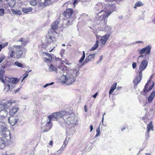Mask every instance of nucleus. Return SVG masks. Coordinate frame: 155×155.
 I'll return each mask as SVG.
<instances>
[{
    "instance_id": "nucleus-1",
    "label": "nucleus",
    "mask_w": 155,
    "mask_h": 155,
    "mask_svg": "<svg viewBox=\"0 0 155 155\" xmlns=\"http://www.w3.org/2000/svg\"><path fill=\"white\" fill-rule=\"evenodd\" d=\"M79 74V70H77L76 69L70 70L67 72L66 75H63L61 77V82L63 83L68 82L66 83L68 85L73 84L76 80L75 77Z\"/></svg>"
},
{
    "instance_id": "nucleus-2",
    "label": "nucleus",
    "mask_w": 155,
    "mask_h": 155,
    "mask_svg": "<svg viewBox=\"0 0 155 155\" xmlns=\"http://www.w3.org/2000/svg\"><path fill=\"white\" fill-rule=\"evenodd\" d=\"M58 116V119L63 117V119L68 123L69 122L70 124H75V115L73 113L69 114L67 112L61 111L59 112H56Z\"/></svg>"
},
{
    "instance_id": "nucleus-3",
    "label": "nucleus",
    "mask_w": 155,
    "mask_h": 155,
    "mask_svg": "<svg viewBox=\"0 0 155 155\" xmlns=\"http://www.w3.org/2000/svg\"><path fill=\"white\" fill-rule=\"evenodd\" d=\"M4 81L3 82L5 83L4 90L8 92L12 89L13 84H16L18 82V80L16 78L6 77Z\"/></svg>"
},
{
    "instance_id": "nucleus-4",
    "label": "nucleus",
    "mask_w": 155,
    "mask_h": 155,
    "mask_svg": "<svg viewBox=\"0 0 155 155\" xmlns=\"http://www.w3.org/2000/svg\"><path fill=\"white\" fill-rule=\"evenodd\" d=\"M12 103L10 101L0 103V109L2 108L0 110V119H3L4 117L7 116L8 111L5 109L8 108L11 106Z\"/></svg>"
},
{
    "instance_id": "nucleus-5",
    "label": "nucleus",
    "mask_w": 155,
    "mask_h": 155,
    "mask_svg": "<svg viewBox=\"0 0 155 155\" xmlns=\"http://www.w3.org/2000/svg\"><path fill=\"white\" fill-rule=\"evenodd\" d=\"M57 115L56 113H53L49 115L48 117V121L45 125L44 129L43 131V132L48 131L51 128L52 125L51 121L55 120L58 119V116Z\"/></svg>"
},
{
    "instance_id": "nucleus-6",
    "label": "nucleus",
    "mask_w": 155,
    "mask_h": 155,
    "mask_svg": "<svg viewBox=\"0 0 155 155\" xmlns=\"http://www.w3.org/2000/svg\"><path fill=\"white\" fill-rule=\"evenodd\" d=\"M111 13L112 12L107 13L105 11L101 10L97 13V18L99 20L104 21V23L106 24L107 18Z\"/></svg>"
},
{
    "instance_id": "nucleus-7",
    "label": "nucleus",
    "mask_w": 155,
    "mask_h": 155,
    "mask_svg": "<svg viewBox=\"0 0 155 155\" xmlns=\"http://www.w3.org/2000/svg\"><path fill=\"white\" fill-rule=\"evenodd\" d=\"M0 133L2 136L3 137V138L5 139L6 141L10 139L11 138L10 133L7 128Z\"/></svg>"
},
{
    "instance_id": "nucleus-8",
    "label": "nucleus",
    "mask_w": 155,
    "mask_h": 155,
    "mask_svg": "<svg viewBox=\"0 0 155 155\" xmlns=\"http://www.w3.org/2000/svg\"><path fill=\"white\" fill-rule=\"evenodd\" d=\"M18 116L17 115H10L8 119V121L11 125L14 126L18 122Z\"/></svg>"
},
{
    "instance_id": "nucleus-9",
    "label": "nucleus",
    "mask_w": 155,
    "mask_h": 155,
    "mask_svg": "<svg viewBox=\"0 0 155 155\" xmlns=\"http://www.w3.org/2000/svg\"><path fill=\"white\" fill-rule=\"evenodd\" d=\"M14 47L16 49L15 50L16 53L15 57L18 59H19L20 58L23 54V51L21 49V46L20 45H15L14 46Z\"/></svg>"
},
{
    "instance_id": "nucleus-10",
    "label": "nucleus",
    "mask_w": 155,
    "mask_h": 155,
    "mask_svg": "<svg viewBox=\"0 0 155 155\" xmlns=\"http://www.w3.org/2000/svg\"><path fill=\"white\" fill-rule=\"evenodd\" d=\"M75 125V124L69 125V127L67 128L66 131L67 135H72L74 133Z\"/></svg>"
},
{
    "instance_id": "nucleus-11",
    "label": "nucleus",
    "mask_w": 155,
    "mask_h": 155,
    "mask_svg": "<svg viewBox=\"0 0 155 155\" xmlns=\"http://www.w3.org/2000/svg\"><path fill=\"white\" fill-rule=\"evenodd\" d=\"M39 3L41 7L44 8L52 3L51 0H38Z\"/></svg>"
},
{
    "instance_id": "nucleus-12",
    "label": "nucleus",
    "mask_w": 155,
    "mask_h": 155,
    "mask_svg": "<svg viewBox=\"0 0 155 155\" xmlns=\"http://www.w3.org/2000/svg\"><path fill=\"white\" fill-rule=\"evenodd\" d=\"M73 13V11L72 9L68 8L63 12V15L65 18H69L71 17Z\"/></svg>"
},
{
    "instance_id": "nucleus-13",
    "label": "nucleus",
    "mask_w": 155,
    "mask_h": 155,
    "mask_svg": "<svg viewBox=\"0 0 155 155\" xmlns=\"http://www.w3.org/2000/svg\"><path fill=\"white\" fill-rule=\"evenodd\" d=\"M148 65V62L147 60H143L139 67V72L142 73V71L145 70L147 67Z\"/></svg>"
},
{
    "instance_id": "nucleus-14",
    "label": "nucleus",
    "mask_w": 155,
    "mask_h": 155,
    "mask_svg": "<svg viewBox=\"0 0 155 155\" xmlns=\"http://www.w3.org/2000/svg\"><path fill=\"white\" fill-rule=\"evenodd\" d=\"M151 48V47L150 45H148L145 48H144L141 49L139 53L140 54H142L144 53H145L146 55L149 54H150V50Z\"/></svg>"
},
{
    "instance_id": "nucleus-15",
    "label": "nucleus",
    "mask_w": 155,
    "mask_h": 155,
    "mask_svg": "<svg viewBox=\"0 0 155 155\" xmlns=\"http://www.w3.org/2000/svg\"><path fill=\"white\" fill-rule=\"evenodd\" d=\"M142 78V73L139 72V75H137L133 81V83L135 84H138Z\"/></svg>"
},
{
    "instance_id": "nucleus-16",
    "label": "nucleus",
    "mask_w": 155,
    "mask_h": 155,
    "mask_svg": "<svg viewBox=\"0 0 155 155\" xmlns=\"http://www.w3.org/2000/svg\"><path fill=\"white\" fill-rule=\"evenodd\" d=\"M5 67L3 66L0 65V80L2 82H4V80L3 76V74L5 72Z\"/></svg>"
},
{
    "instance_id": "nucleus-17",
    "label": "nucleus",
    "mask_w": 155,
    "mask_h": 155,
    "mask_svg": "<svg viewBox=\"0 0 155 155\" xmlns=\"http://www.w3.org/2000/svg\"><path fill=\"white\" fill-rule=\"evenodd\" d=\"M110 36V34H107L103 36L101 39V44L103 45H104L106 43L107 41Z\"/></svg>"
},
{
    "instance_id": "nucleus-18",
    "label": "nucleus",
    "mask_w": 155,
    "mask_h": 155,
    "mask_svg": "<svg viewBox=\"0 0 155 155\" xmlns=\"http://www.w3.org/2000/svg\"><path fill=\"white\" fill-rule=\"evenodd\" d=\"M95 55V54H91L89 55L87 58H86L84 61L83 62L84 63V64L88 62L91 61L92 59H93L94 58V56Z\"/></svg>"
},
{
    "instance_id": "nucleus-19",
    "label": "nucleus",
    "mask_w": 155,
    "mask_h": 155,
    "mask_svg": "<svg viewBox=\"0 0 155 155\" xmlns=\"http://www.w3.org/2000/svg\"><path fill=\"white\" fill-rule=\"evenodd\" d=\"M45 41L48 45L52 42L53 40L52 39V36L48 34V35L46 36Z\"/></svg>"
},
{
    "instance_id": "nucleus-20",
    "label": "nucleus",
    "mask_w": 155,
    "mask_h": 155,
    "mask_svg": "<svg viewBox=\"0 0 155 155\" xmlns=\"http://www.w3.org/2000/svg\"><path fill=\"white\" fill-rule=\"evenodd\" d=\"M6 140L5 139L0 137V148L3 149L5 147Z\"/></svg>"
},
{
    "instance_id": "nucleus-21",
    "label": "nucleus",
    "mask_w": 155,
    "mask_h": 155,
    "mask_svg": "<svg viewBox=\"0 0 155 155\" xmlns=\"http://www.w3.org/2000/svg\"><path fill=\"white\" fill-rule=\"evenodd\" d=\"M18 110L19 108L17 107H13L9 112L10 115H15L14 114L16 113Z\"/></svg>"
},
{
    "instance_id": "nucleus-22",
    "label": "nucleus",
    "mask_w": 155,
    "mask_h": 155,
    "mask_svg": "<svg viewBox=\"0 0 155 155\" xmlns=\"http://www.w3.org/2000/svg\"><path fill=\"white\" fill-rule=\"evenodd\" d=\"M155 96V91H153L148 97V101L149 103H151Z\"/></svg>"
},
{
    "instance_id": "nucleus-23",
    "label": "nucleus",
    "mask_w": 155,
    "mask_h": 155,
    "mask_svg": "<svg viewBox=\"0 0 155 155\" xmlns=\"http://www.w3.org/2000/svg\"><path fill=\"white\" fill-rule=\"evenodd\" d=\"M7 3L10 7L13 8L16 4V2L15 0H7Z\"/></svg>"
},
{
    "instance_id": "nucleus-24",
    "label": "nucleus",
    "mask_w": 155,
    "mask_h": 155,
    "mask_svg": "<svg viewBox=\"0 0 155 155\" xmlns=\"http://www.w3.org/2000/svg\"><path fill=\"white\" fill-rule=\"evenodd\" d=\"M147 134L148 136L149 134V132L150 130H153V126L152 122H150L147 126Z\"/></svg>"
},
{
    "instance_id": "nucleus-25",
    "label": "nucleus",
    "mask_w": 155,
    "mask_h": 155,
    "mask_svg": "<svg viewBox=\"0 0 155 155\" xmlns=\"http://www.w3.org/2000/svg\"><path fill=\"white\" fill-rule=\"evenodd\" d=\"M59 21L58 20L55 21L52 25L51 27L53 30L54 31L57 29Z\"/></svg>"
},
{
    "instance_id": "nucleus-26",
    "label": "nucleus",
    "mask_w": 155,
    "mask_h": 155,
    "mask_svg": "<svg viewBox=\"0 0 155 155\" xmlns=\"http://www.w3.org/2000/svg\"><path fill=\"white\" fill-rule=\"evenodd\" d=\"M154 82L153 81V84L151 86H150L149 88H147L145 91V92H144V91H143L142 92H141V94L143 95H145L148 92L150 91L151 90L152 88H153L154 85Z\"/></svg>"
},
{
    "instance_id": "nucleus-27",
    "label": "nucleus",
    "mask_w": 155,
    "mask_h": 155,
    "mask_svg": "<svg viewBox=\"0 0 155 155\" xmlns=\"http://www.w3.org/2000/svg\"><path fill=\"white\" fill-rule=\"evenodd\" d=\"M117 84V83H115L111 86L109 92L110 95L116 89Z\"/></svg>"
},
{
    "instance_id": "nucleus-28",
    "label": "nucleus",
    "mask_w": 155,
    "mask_h": 155,
    "mask_svg": "<svg viewBox=\"0 0 155 155\" xmlns=\"http://www.w3.org/2000/svg\"><path fill=\"white\" fill-rule=\"evenodd\" d=\"M22 11L23 12L27 13L28 12H31L32 11V8L31 7H29L28 8H23Z\"/></svg>"
},
{
    "instance_id": "nucleus-29",
    "label": "nucleus",
    "mask_w": 155,
    "mask_h": 155,
    "mask_svg": "<svg viewBox=\"0 0 155 155\" xmlns=\"http://www.w3.org/2000/svg\"><path fill=\"white\" fill-rule=\"evenodd\" d=\"M5 124L4 123L0 121V133L6 128Z\"/></svg>"
},
{
    "instance_id": "nucleus-30",
    "label": "nucleus",
    "mask_w": 155,
    "mask_h": 155,
    "mask_svg": "<svg viewBox=\"0 0 155 155\" xmlns=\"http://www.w3.org/2000/svg\"><path fill=\"white\" fill-rule=\"evenodd\" d=\"M11 11L14 14L19 15H21V10H15L14 9H11Z\"/></svg>"
},
{
    "instance_id": "nucleus-31",
    "label": "nucleus",
    "mask_w": 155,
    "mask_h": 155,
    "mask_svg": "<svg viewBox=\"0 0 155 155\" xmlns=\"http://www.w3.org/2000/svg\"><path fill=\"white\" fill-rule=\"evenodd\" d=\"M67 68V67L66 66H59L58 68V69H60V70L59 71H57L56 72L58 73L59 72L60 73H62L63 72L64 70V69H66Z\"/></svg>"
},
{
    "instance_id": "nucleus-32",
    "label": "nucleus",
    "mask_w": 155,
    "mask_h": 155,
    "mask_svg": "<svg viewBox=\"0 0 155 155\" xmlns=\"http://www.w3.org/2000/svg\"><path fill=\"white\" fill-rule=\"evenodd\" d=\"M49 71H57V68L53 66L52 64H51L49 68Z\"/></svg>"
},
{
    "instance_id": "nucleus-33",
    "label": "nucleus",
    "mask_w": 155,
    "mask_h": 155,
    "mask_svg": "<svg viewBox=\"0 0 155 155\" xmlns=\"http://www.w3.org/2000/svg\"><path fill=\"white\" fill-rule=\"evenodd\" d=\"M98 40L96 41V43L95 45L92 47L91 48V51H94L96 50L98 46Z\"/></svg>"
},
{
    "instance_id": "nucleus-34",
    "label": "nucleus",
    "mask_w": 155,
    "mask_h": 155,
    "mask_svg": "<svg viewBox=\"0 0 155 155\" xmlns=\"http://www.w3.org/2000/svg\"><path fill=\"white\" fill-rule=\"evenodd\" d=\"M103 8V6L101 3H99L96 5L95 8L98 11L100 9V8Z\"/></svg>"
},
{
    "instance_id": "nucleus-35",
    "label": "nucleus",
    "mask_w": 155,
    "mask_h": 155,
    "mask_svg": "<svg viewBox=\"0 0 155 155\" xmlns=\"http://www.w3.org/2000/svg\"><path fill=\"white\" fill-rule=\"evenodd\" d=\"M30 3L32 5L35 6L37 4V2L36 0H31Z\"/></svg>"
},
{
    "instance_id": "nucleus-36",
    "label": "nucleus",
    "mask_w": 155,
    "mask_h": 155,
    "mask_svg": "<svg viewBox=\"0 0 155 155\" xmlns=\"http://www.w3.org/2000/svg\"><path fill=\"white\" fill-rule=\"evenodd\" d=\"M83 54L80 60L79 61V62L81 63L84 60L85 58V53L84 51H83Z\"/></svg>"
},
{
    "instance_id": "nucleus-37",
    "label": "nucleus",
    "mask_w": 155,
    "mask_h": 155,
    "mask_svg": "<svg viewBox=\"0 0 155 155\" xmlns=\"http://www.w3.org/2000/svg\"><path fill=\"white\" fill-rule=\"evenodd\" d=\"M14 64L15 65L20 68H22L23 67L22 64L19 62L18 61L15 62Z\"/></svg>"
},
{
    "instance_id": "nucleus-38",
    "label": "nucleus",
    "mask_w": 155,
    "mask_h": 155,
    "mask_svg": "<svg viewBox=\"0 0 155 155\" xmlns=\"http://www.w3.org/2000/svg\"><path fill=\"white\" fill-rule=\"evenodd\" d=\"M5 55L3 53L0 54V63L5 59Z\"/></svg>"
},
{
    "instance_id": "nucleus-39",
    "label": "nucleus",
    "mask_w": 155,
    "mask_h": 155,
    "mask_svg": "<svg viewBox=\"0 0 155 155\" xmlns=\"http://www.w3.org/2000/svg\"><path fill=\"white\" fill-rule=\"evenodd\" d=\"M143 5L142 3L141 2H137L134 5V8H136L137 6H140Z\"/></svg>"
},
{
    "instance_id": "nucleus-40",
    "label": "nucleus",
    "mask_w": 155,
    "mask_h": 155,
    "mask_svg": "<svg viewBox=\"0 0 155 155\" xmlns=\"http://www.w3.org/2000/svg\"><path fill=\"white\" fill-rule=\"evenodd\" d=\"M150 82V81H149L147 82L146 84L145 87L143 89V91H144V92H145L146 91H146V90L148 88V85Z\"/></svg>"
},
{
    "instance_id": "nucleus-41",
    "label": "nucleus",
    "mask_w": 155,
    "mask_h": 155,
    "mask_svg": "<svg viewBox=\"0 0 155 155\" xmlns=\"http://www.w3.org/2000/svg\"><path fill=\"white\" fill-rule=\"evenodd\" d=\"M100 135V128L99 127L96 130V134L95 137V138L97 137Z\"/></svg>"
},
{
    "instance_id": "nucleus-42",
    "label": "nucleus",
    "mask_w": 155,
    "mask_h": 155,
    "mask_svg": "<svg viewBox=\"0 0 155 155\" xmlns=\"http://www.w3.org/2000/svg\"><path fill=\"white\" fill-rule=\"evenodd\" d=\"M5 13V10L3 8H0V16H2Z\"/></svg>"
},
{
    "instance_id": "nucleus-43",
    "label": "nucleus",
    "mask_w": 155,
    "mask_h": 155,
    "mask_svg": "<svg viewBox=\"0 0 155 155\" xmlns=\"http://www.w3.org/2000/svg\"><path fill=\"white\" fill-rule=\"evenodd\" d=\"M27 41H26L25 40H24V41L22 42L21 44V47L22 46H25L27 44Z\"/></svg>"
},
{
    "instance_id": "nucleus-44",
    "label": "nucleus",
    "mask_w": 155,
    "mask_h": 155,
    "mask_svg": "<svg viewBox=\"0 0 155 155\" xmlns=\"http://www.w3.org/2000/svg\"><path fill=\"white\" fill-rule=\"evenodd\" d=\"M103 56L102 55H101L100 56L99 59L98 60L96 63L99 64V63L103 59Z\"/></svg>"
},
{
    "instance_id": "nucleus-45",
    "label": "nucleus",
    "mask_w": 155,
    "mask_h": 155,
    "mask_svg": "<svg viewBox=\"0 0 155 155\" xmlns=\"http://www.w3.org/2000/svg\"><path fill=\"white\" fill-rule=\"evenodd\" d=\"M54 84V82H52L50 83L49 84H47L45 85H44L43 86V87L44 88H46V87H47L48 86L51 85L53 84Z\"/></svg>"
},
{
    "instance_id": "nucleus-46",
    "label": "nucleus",
    "mask_w": 155,
    "mask_h": 155,
    "mask_svg": "<svg viewBox=\"0 0 155 155\" xmlns=\"http://www.w3.org/2000/svg\"><path fill=\"white\" fill-rule=\"evenodd\" d=\"M46 55L47 56L49 57L48 60H52V57L50 54L49 53H46Z\"/></svg>"
},
{
    "instance_id": "nucleus-47",
    "label": "nucleus",
    "mask_w": 155,
    "mask_h": 155,
    "mask_svg": "<svg viewBox=\"0 0 155 155\" xmlns=\"http://www.w3.org/2000/svg\"><path fill=\"white\" fill-rule=\"evenodd\" d=\"M8 45V42H5L4 43H3L2 44V47L3 48H4L6 46Z\"/></svg>"
},
{
    "instance_id": "nucleus-48",
    "label": "nucleus",
    "mask_w": 155,
    "mask_h": 155,
    "mask_svg": "<svg viewBox=\"0 0 155 155\" xmlns=\"http://www.w3.org/2000/svg\"><path fill=\"white\" fill-rule=\"evenodd\" d=\"M65 52V50L64 49H62L60 52V54L62 56L64 54V52Z\"/></svg>"
},
{
    "instance_id": "nucleus-49",
    "label": "nucleus",
    "mask_w": 155,
    "mask_h": 155,
    "mask_svg": "<svg viewBox=\"0 0 155 155\" xmlns=\"http://www.w3.org/2000/svg\"><path fill=\"white\" fill-rule=\"evenodd\" d=\"M15 52L14 51H12L10 54V57H13L15 55Z\"/></svg>"
},
{
    "instance_id": "nucleus-50",
    "label": "nucleus",
    "mask_w": 155,
    "mask_h": 155,
    "mask_svg": "<svg viewBox=\"0 0 155 155\" xmlns=\"http://www.w3.org/2000/svg\"><path fill=\"white\" fill-rule=\"evenodd\" d=\"M137 66V64L135 62H133L132 64V67L134 69Z\"/></svg>"
},
{
    "instance_id": "nucleus-51",
    "label": "nucleus",
    "mask_w": 155,
    "mask_h": 155,
    "mask_svg": "<svg viewBox=\"0 0 155 155\" xmlns=\"http://www.w3.org/2000/svg\"><path fill=\"white\" fill-rule=\"evenodd\" d=\"M60 151V150H58L57 151V153H55V154H53V155H59L61 153V152H60H60H59Z\"/></svg>"
},
{
    "instance_id": "nucleus-52",
    "label": "nucleus",
    "mask_w": 155,
    "mask_h": 155,
    "mask_svg": "<svg viewBox=\"0 0 155 155\" xmlns=\"http://www.w3.org/2000/svg\"><path fill=\"white\" fill-rule=\"evenodd\" d=\"M66 145H67L66 144H64L61 147V149H60V150H61V149H62V150H63L64 149V148L65 147H66Z\"/></svg>"
},
{
    "instance_id": "nucleus-53",
    "label": "nucleus",
    "mask_w": 155,
    "mask_h": 155,
    "mask_svg": "<svg viewBox=\"0 0 155 155\" xmlns=\"http://www.w3.org/2000/svg\"><path fill=\"white\" fill-rule=\"evenodd\" d=\"M78 0H75L74 2H73V4L74 5H75L76 4H77V2Z\"/></svg>"
},
{
    "instance_id": "nucleus-54",
    "label": "nucleus",
    "mask_w": 155,
    "mask_h": 155,
    "mask_svg": "<svg viewBox=\"0 0 155 155\" xmlns=\"http://www.w3.org/2000/svg\"><path fill=\"white\" fill-rule=\"evenodd\" d=\"M44 60L45 62H46L47 61H51V60H48V58H47L45 57L44 58Z\"/></svg>"
},
{
    "instance_id": "nucleus-55",
    "label": "nucleus",
    "mask_w": 155,
    "mask_h": 155,
    "mask_svg": "<svg viewBox=\"0 0 155 155\" xmlns=\"http://www.w3.org/2000/svg\"><path fill=\"white\" fill-rule=\"evenodd\" d=\"M90 132H91L92 130H93V126L92 125H91L90 126Z\"/></svg>"
},
{
    "instance_id": "nucleus-56",
    "label": "nucleus",
    "mask_w": 155,
    "mask_h": 155,
    "mask_svg": "<svg viewBox=\"0 0 155 155\" xmlns=\"http://www.w3.org/2000/svg\"><path fill=\"white\" fill-rule=\"evenodd\" d=\"M98 94L97 92H96L93 96V97L95 98H96V96H97V95Z\"/></svg>"
},
{
    "instance_id": "nucleus-57",
    "label": "nucleus",
    "mask_w": 155,
    "mask_h": 155,
    "mask_svg": "<svg viewBox=\"0 0 155 155\" xmlns=\"http://www.w3.org/2000/svg\"><path fill=\"white\" fill-rule=\"evenodd\" d=\"M68 4H71V3L69 2H67L64 3V5L66 6Z\"/></svg>"
},
{
    "instance_id": "nucleus-58",
    "label": "nucleus",
    "mask_w": 155,
    "mask_h": 155,
    "mask_svg": "<svg viewBox=\"0 0 155 155\" xmlns=\"http://www.w3.org/2000/svg\"><path fill=\"white\" fill-rule=\"evenodd\" d=\"M24 41L23 40V38H21L19 41H20V42H21V43L23 41Z\"/></svg>"
},
{
    "instance_id": "nucleus-59",
    "label": "nucleus",
    "mask_w": 155,
    "mask_h": 155,
    "mask_svg": "<svg viewBox=\"0 0 155 155\" xmlns=\"http://www.w3.org/2000/svg\"><path fill=\"white\" fill-rule=\"evenodd\" d=\"M106 114V113H105V112L104 113L103 115V117H102V122H103V120H104V115H105Z\"/></svg>"
},
{
    "instance_id": "nucleus-60",
    "label": "nucleus",
    "mask_w": 155,
    "mask_h": 155,
    "mask_svg": "<svg viewBox=\"0 0 155 155\" xmlns=\"http://www.w3.org/2000/svg\"><path fill=\"white\" fill-rule=\"evenodd\" d=\"M20 90V88H19L17 90L15 91V93H18L19 92V91Z\"/></svg>"
},
{
    "instance_id": "nucleus-61",
    "label": "nucleus",
    "mask_w": 155,
    "mask_h": 155,
    "mask_svg": "<svg viewBox=\"0 0 155 155\" xmlns=\"http://www.w3.org/2000/svg\"><path fill=\"white\" fill-rule=\"evenodd\" d=\"M143 57V56L142 55H141L140 56H139L138 57V61L139 59L140 58H141V57Z\"/></svg>"
},
{
    "instance_id": "nucleus-62",
    "label": "nucleus",
    "mask_w": 155,
    "mask_h": 155,
    "mask_svg": "<svg viewBox=\"0 0 155 155\" xmlns=\"http://www.w3.org/2000/svg\"><path fill=\"white\" fill-rule=\"evenodd\" d=\"M23 51V52L24 53H25L27 51V50H26V49L25 48H24L23 50V51Z\"/></svg>"
},
{
    "instance_id": "nucleus-63",
    "label": "nucleus",
    "mask_w": 155,
    "mask_h": 155,
    "mask_svg": "<svg viewBox=\"0 0 155 155\" xmlns=\"http://www.w3.org/2000/svg\"><path fill=\"white\" fill-rule=\"evenodd\" d=\"M3 48L2 47V45L0 44V51H1L2 49Z\"/></svg>"
},
{
    "instance_id": "nucleus-64",
    "label": "nucleus",
    "mask_w": 155,
    "mask_h": 155,
    "mask_svg": "<svg viewBox=\"0 0 155 155\" xmlns=\"http://www.w3.org/2000/svg\"><path fill=\"white\" fill-rule=\"evenodd\" d=\"M84 110H85V112H87V106L86 105H85L84 106Z\"/></svg>"
}]
</instances>
